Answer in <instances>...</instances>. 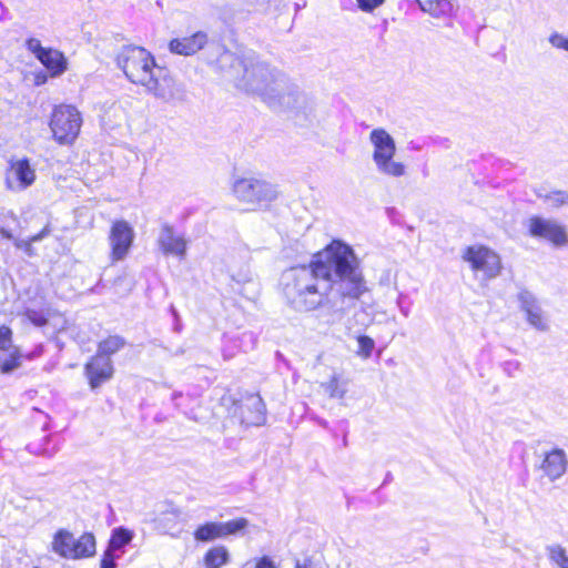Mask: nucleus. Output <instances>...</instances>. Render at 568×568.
Instances as JSON below:
<instances>
[{
    "label": "nucleus",
    "instance_id": "37998d69",
    "mask_svg": "<svg viewBox=\"0 0 568 568\" xmlns=\"http://www.w3.org/2000/svg\"><path fill=\"white\" fill-rule=\"evenodd\" d=\"M255 568H277L275 562L268 556H263L256 560Z\"/></svg>",
    "mask_w": 568,
    "mask_h": 568
},
{
    "label": "nucleus",
    "instance_id": "20e7f679",
    "mask_svg": "<svg viewBox=\"0 0 568 568\" xmlns=\"http://www.w3.org/2000/svg\"><path fill=\"white\" fill-rule=\"evenodd\" d=\"M369 141L374 146L373 161L378 172L393 178L405 175V165L393 160L396 153V144L393 136L385 129H374L369 134Z\"/></svg>",
    "mask_w": 568,
    "mask_h": 568
},
{
    "label": "nucleus",
    "instance_id": "b1692460",
    "mask_svg": "<svg viewBox=\"0 0 568 568\" xmlns=\"http://www.w3.org/2000/svg\"><path fill=\"white\" fill-rule=\"evenodd\" d=\"M230 561V552L225 546L210 548L203 558L204 568H221Z\"/></svg>",
    "mask_w": 568,
    "mask_h": 568
},
{
    "label": "nucleus",
    "instance_id": "423d86ee",
    "mask_svg": "<svg viewBox=\"0 0 568 568\" xmlns=\"http://www.w3.org/2000/svg\"><path fill=\"white\" fill-rule=\"evenodd\" d=\"M82 124L80 112L72 105L61 104L53 109L50 129L59 144H71L77 139Z\"/></svg>",
    "mask_w": 568,
    "mask_h": 568
},
{
    "label": "nucleus",
    "instance_id": "603ef678",
    "mask_svg": "<svg viewBox=\"0 0 568 568\" xmlns=\"http://www.w3.org/2000/svg\"><path fill=\"white\" fill-rule=\"evenodd\" d=\"M41 239H42V234H39V235H37V236H33V237H32V241H33V242H37V241H40Z\"/></svg>",
    "mask_w": 568,
    "mask_h": 568
},
{
    "label": "nucleus",
    "instance_id": "8fccbe9b",
    "mask_svg": "<svg viewBox=\"0 0 568 568\" xmlns=\"http://www.w3.org/2000/svg\"><path fill=\"white\" fill-rule=\"evenodd\" d=\"M392 480H393V475H392V473H389V471H388V473L386 474V476H385V479H384V481H383V485H386V484L390 483Z\"/></svg>",
    "mask_w": 568,
    "mask_h": 568
},
{
    "label": "nucleus",
    "instance_id": "f704fd0d",
    "mask_svg": "<svg viewBox=\"0 0 568 568\" xmlns=\"http://www.w3.org/2000/svg\"><path fill=\"white\" fill-rule=\"evenodd\" d=\"M549 43L559 50L568 52V38L559 32H552L548 39Z\"/></svg>",
    "mask_w": 568,
    "mask_h": 568
},
{
    "label": "nucleus",
    "instance_id": "864d4df0",
    "mask_svg": "<svg viewBox=\"0 0 568 568\" xmlns=\"http://www.w3.org/2000/svg\"><path fill=\"white\" fill-rule=\"evenodd\" d=\"M175 517L179 516L180 511L178 509H174L173 513H172Z\"/></svg>",
    "mask_w": 568,
    "mask_h": 568
},
{
    "label": "nucleus",
    "instance_id": "f8f14e48",
    "mask_svg": "<svg viewBox=\"0 0 568 568\" xmlns=\"http://www.w3.org/2000/svg\"><path fill=\"white\" fill-rule=\"evenodd\" d=\"M156 243L165 256L172 255L180 260L186 257L187 241L184 234L176 232L174 226L169 223L162 224Z\"/></svg>",
    "mask_w": 568,
    "mask_h": 568
},
{
    "label": "nucleus",
    "instance_id": "393cba45",
    "mask_svg": "<svg viewBox=\"0 0 568 568\" xmlns=\"http://www.w3.org/2000/svg\"><path fill=\"white\" fill-rule=\"evenodd\" d=\"M126 345V341L120 335H111L98 344L97 355L110 357Z\"/></svg>",
    "mask_w": 568,
    "mask_h": 568
},
{
    "label": "nucleus",
    "instance_id": "09e8293b",
    "mask_svg": "<svg viewBox=\"0 0 568 568\" xmlns=\"http://www.w3.org/2000/svg\"><path fill=\"white\" fill-rule=\"evenodd\" d=\"M223 355H224V357H225V358H231V357H233V356H234V353H233V352H231V351H229L227 346H226V345H224V348H223Z\"/></svg>",
    "mask_w": 568,
    "mask_h": 568
},
{
    "label": "nucleus",
    "instance_id": "4c0bfd02",
    "mask_svg": "<svg viewBox=\"0 0 568 568\" xmlns=\"http://www.w3.org/2000/svg\"><path fill=\"white\" fill-rule=\"evenodd\" d=\"M119 557L120 555H116L115 551L106 548L101 559V568H115V561Z\"/></svg>",
    "mask_w": 568,
    "mask_h": 568
},
{
    "label": "nucleus",
    "instance_id": "39448f33",
    "mask_svg": "<svg viewBox=\"0 0 568 568\" xmlns=\"http://www.w3.org/2000/svg\"><path fill=\"white\" fill-rule=\"evenodd\" d=\"M232 191L239 201L258 209L267 207L278 196L274 184L254 176L236 179Z\"/></svg>",
    "mask_w": 568,
    "mask_h": 568
},
{
    "label": "nucleus",
    "instance_id": "a19ab883",
    "mask_svg": "<svg viewBox=\"0 0 568 568\" xmlns=\"http://www.w3.org/2000/svg\"><path fill=\"white\" fill-rule=\"evenodd\" d=\"M397 306H398L400 313L405 317L409 316L410 307H412V301L409 300V297L406 294L399 293V295L397 297Z\"/></svg>",
    "mask_w": 568,
    "mask_h": 568
},
{
    "label": "nucleus",
    "instance_id": "ddd939ff",
    "mask_svg": "<svg viewBox=\"0 0 568 568\" xmlns=\"http://www.w3.org/2000/svg\"><path fill=\"white\" fill-rule=\"evenodd\" d=\"M36 171L27 158L9 161L6 172V185L11 191H22L33 184Z\"/></svg>",
    "mask_w": 568,
    "mask_h": 568
},
{
    "label": "nucleus",
    "instance_id": "0eeeda50",
    "mask_svg": "<svg viewBox=\"0 0 568 568\" xmlns=\"http://www.w3.org/2000/svg\"><path fill=\"white\" fill-rule=\"evenodd\" d=\"M154 72V77L146 85L148 92L172 105L183 104L189 101L185 85L174 80L165 68Z\"/></svg>",
    "mask_w": 568,
    "mask_h": 568
},
{
    "label": "nucleus",
    "instance_id": "c9c22d12",
    "mask_svg": "<svg viewBox=\"0 0 568 568\" xmlns=\"http://www.w3.org/2000/svg\"><path fill=\"white\" fill-rule=\"evenodd\" d=\"M26 47L37 59H39V57L43 55L44 52L49 49V48L42 47L41 41L36 38L28 39L26 41Z\"/></svg>",
    "mask_w": 568,
    "mask_h": 568
},
{
    "label": "nucleus",
    "instance_id": "cd10ccee",
    "mask_svg": "<svg viewBox=\"0 0 568 568\" xmlns=\"http://www.w3.org/2000/svg\"><path fill=\"white\" fill-rule=\"evenodd\" d=\"M546 551L552 564H556L559 568H568V556L566 549L561 545H548L546 547Z\"/></svg>",
    "mask_w": 568,
    "mask_h": 568
},
{
    "label": "nucleus",
    "instance_id": "2f4dec72",
    "mask_svg": "<svg viewBox=\"0 0 568 568\" xmlns=\"http://www.w3.org/2000/svg\"><path fill=\"white\" fill-rule=\"evenodd\" d=\"M49 440H50L49 436H44L43 444L40 445V444L31 443L27 446V449L34 455H40V456L51 458L57 453L58 449L55 447L49 448L47 446Z\"/></svg>",
    "mask_w": 568,
    "mask_h": 568
},
{
    "label": "nucleus",
    "instance_id": "ea45409f",
    "mask_svg": "<svg viewBox=\"0 0 568 568\" xmlns=\"http://www.w3.org/2000/svg\"><path fill=\"white\" fill-rule=\"evenodd\" d=\"M26 316L32 324L39 327L44 326L48 322L47 317L41 312L34 310H28Z\"/></svg>",
    "mask_w": 568,
    "mask_h": 568
},
{
    "label": "nucleus",
    "instance_id": "a878e982",
    "mask_svg": "<svg viewBox=\"0 0 568 568\" xmlns=\"http://www.w3.org/2000/svg\"><path fill=\"white\" fill-rule=\"evenodd\" d=\"M133 537V531L124 527L114 528L108 548L113 551H122V549L132 541Z\"/></svg>",
    "mask_w": 568,
    "mask_h": 568
},
{
    "label": "nucleus",
    "instance_id": "4468645a",
    "mask_svg": "<svg viewBox=\"0 0 568 568\" xmlns=\"http://www.w3.org/2000/svg\"><path fill=\"white\" fill-rule=\"evenodd\" d=\"M241 423L245 426H262L266 420V407L258 394H247L239 406Z\"/></svg>",
    "mask_w": 568,
    "mask_h": 568
},
{
    "label": "nucleus",
    "instance_id": "3c124183",
    "mask_svg": "<svg viewBox=\"0 0 568 568\" xmlns=\"http://www.w3.org/2000/svg\"><path fill=\"white\" fill-rule=\"evenodd\" d=\"M102 286V280H100L97 285L91 290L92 292L94 293H99L100 292V287Z\"/></svg>",
    "mask_w": 568,
    "mask_h": 568
},
{
    "label": "nucleus",
    "instance_id": "9b49d317",
    "mask_svg": "<svg viewBox=\"0 0 568 568\" xmlns=\"http://www.w3.org/2000/svg\"><path fill=\"white\" fill-rule=\"evenodd\" d=\"M135 233L133 227L124 220L113 222L109 234L112 262L122 261L129 254Z\"/></svg>",
    "mask_w": 568,
    "mask_h": 568
},
{
    "label": "nucleus",
    "instance_id": "6e6552de",
    "mask_svg": "<svg viewBox=\"0 0 568 568\" xmlns=\"http://www.w3.org/2000/svg\"><path fill=\"white\" fill-rule=\"evenodd\" d=\"M528 235L554 247L568 246V232L565 225L555 219L532 215L526 221Z\"/></svg>",
    "mask_w": 568,
    "mask_h": 568
},
{
    "label": "nucleus",
    "instance_id": "dca6fc26",
    "mask_svg": "<svg viewBox=\"0 0 568 568\" xmlns=\"http://www.w3.org/2000/svg\"><path fill=\"white\" fill-rule=\"evenodd\" d=\"M520 310L526 314L527 322L537 331L549 329L547 318L544 315L537 297L528 290L521 288L517 295Z\"/></svg>",
    "mask_w": 568,
    "mask_h": 568
},
{
    "label": "nucleus",
    "instance_id": "a18cd8bd",
    "mask_svg": "<svg viewBox=\"0 0 568 568\" xmlns=\"http://www.w3.org/2000/svg\"><path fill=\"white\" fill-rule=\"evenodd\" d=\"M429 141H430V143H433L435 145H439L445 149L450 148V141L447 138L436 136V138H430Z\"/></svg>",
    "mask_w": 568,
    "mask_h": 568
},
{
    "label": "nucleus",
    "instance_id": "c756f323",
    "mask_svg": "<svg viewBox=\"0 0 568 568\" xmlns=\"http://www.w3.org/2000/svg\"><path fill=\"white\" fill-rule=\"evenodd\" d=\"M331 434L334 438L341 437L343 448L348 447L349 423L346 418L336 420L331 429Z\"/></svg>",
    "mask_w": 568,
    "mask_h": 568
},
{
    "label": "nucleus",
    "instance_id": "4be33fe9",
    "mask_svg": "<svg viewBox=\"0 0 568 568\" xmlns=\"http://www.w3.org/2000/svg\"><path fill=\"white\" fill-rule=\"evenodd\" d=\"M72 542L73 534L71 531L64 528L58 529L53 535L51 550L62 558L70 559Z\"/></svg>",
    "mask_w": 568,
    "mask_h": 568
},
{
    "label": "nucleus",
    "instance_id": "f257e3e1",
    "mask_svg": "<svg viewBox=\"0 0 568 568\" xmlns=\"http://www.w3.org/2000/svg\"><path fill=\"white\" fill-rule=\"evenodd\" d=\"M280 288L290 308L298 313L320 311L328 325L342 322L368 291L361 261L341 241H333L308 264L285 270Z\"/></svg>",
    "mask_w": 568,
    "mask_h": 568
},
{
    "label": "nucleus",
    "instance_id": "a211bd4d",
    "mask_svg": "<svg viewBox=\"0 0 568 568\" xmlns=\"http://www.w3.org/2000/svg\"><path fill=\"white\" fill-rule=\"evenodd\" d=\"M207 42V34L197 31L190 37L173 39L169 43L170 51L181 55H192L204 48Z\"/></svg>",
    "mask_w": 568,
    "mask_h": 568
},
{
    "label": "nucleus",
    "instance_id": "e433bc0d",
    "mask_svg": "<svg viewBox=\"0 0 568 568\" xmlns=\"http://www.w3.org/2000/svg\"><path fill=\"white\" fill-rule=\"evenodd\" d=\"M12 343V331L6 325L0 326V351H9Z\"/></svg>",
    "mask_w": 568,
    "mask_h": 568
},
{
    "label": "nucleus",
    "instance_id": "473e14b6",
    "mask_svg": "<svg viewBox=\"0 0 568 568\" xmlns=\"http://www.w3.org/2000/svg\"><path fill=\"white\" fill-rule=\"evenodd\" d=\"M357 343H358L357 354L364 358L371 357L372 353L375 348L374 339L366 335H359L357 337Z\"/></svg>",
    "mask_w": 568,
    "mask_h": 568
},
{
    "label": "nucleus",
    "instance_id": "5701e85b",
    "mask_svg": "<svg viewBox=\"0 0 568 568\" xmlns=\"http://www.w3.org/2000/svg\"><path fill=\"white\" fill-rule=\"evenodd\" d=\"M422 11L434 18L447 17L453 11L450 0H416Z\"/></svg>",
    "mask_w": 568,
    "mask_h": 568
},
{
    "label": "nucleus",
    "instance_id": "c85d7f7f",
    "mask_svg": "<svg viewBox=\"0 0 568 568\" xmlns=\"http://www.w3.org/2000/svg\"><path fill=\"white\" fill-rule=\"evenodd\" d=\"M537 196L555 209L568 204V193L566 191L557 190L546 194L538 193Z\"/></svg>",
    "mask_w": 568,
    "mask_h": 568
},
{
    "label": "nucleus",
    "instance_id": "c03bdc74",
    "mask_svg": "<svg viewBox=\"0 0 568 568\" xmlns=\"http://www.w3.org/2000/svg\"><path fill=\"white\" fill-rule=\"evenodd\" d=\"M295 568H318L315 560L312 558H305L303 561L296 560Z\"/></svg>",
    "mask_w": 568,
    "mask_h": 568
},
{
    "label": "nucleus",
    "instance_id": "72a5a7b5",
    "mask_svg": "<svg viewBox=\"0 0 568 568\" xmlns=\"http://www.w3.org/2000/svg\"><path fill=\"white\" fill-rule=\"evenodd\" d=\"M172 402L174 403V406L178 409H181L190 419H195V415L192 410L183 409L184 406H186L187 403L193 402V399L190 396H185L182 393L174 392L171 396Z\"/></svg>",
    "mask_w": 568,
    "mask_h": 568
},
{
    "label": "nucleus",
    "instance_id": "49530a36",
    "mask_svg": "<svg viewBox=\"0 0 568 568\" xmlns=\"http://www.w3.org/2000/svg\"><path fill=\"white\" fill-rule=\"evenodd\" d=\"M427 143L424 141V142H420V141H415V140H412L407 143V149L409 151H420Z\"/></svg>",
    "mask_w": 568,
    "mask_h": 568
},
{
    "label": "nucleus",
    "instance_id": "58836bf2",
    "mask_svg": "<svg viewBox=\"0 0 568 568\" xmlns=\"http://www.w3.org/2000/svg\"><path fill=\"white\" fill-rule=\"evenodd\" d=\"M501 367H503V372L508 376V377H515L516 374L520 371L521 368V364L520 362L516 361V359H511V361H506L501 364Z\"/></svg>",
    "mask_w": 568,
    "mask_h": 568
},
{
    "label": "nucleus",
    "instance_id": "1a4fd4ad",
    "mask_svg": "<svg viewBox=\"0 0 568 568\" xmlns=\"http://www.w3.org/2000/svg\"><path fill=\"white\" fill-rule=\"evenodd\" d=\"M463 258L470 264L474 271L483 272L486 280L494 278L500 273L499 255L486 246L466 247Z\"/></svg>",
    "mask_w": 568,
    "mask_h": 568
},
{
    "label": "nucleus",
    "instance_id": "6ab92c4d",
    "mask_svg": "<svg viewBox=\"0 0 568 568\" xmlns=\"http://www.w3.org/2000/svg\"><path fill=\"white\" fill-rule=\"evenodd\" d=\"M70 548V559L77 560L92 557L97 551L95 537L92 532H83L78 539L73 537Z\"/></svg>",
    "mask_w": 568,
    "mask_h": 568
},
{
    "label": "nucleus",
    "instance_id": "79ce46f5",
    "mask_svg": "<svg viewBox=\"0 0 568 568\" xmlns=\"http://www.w3.org/2000/svg\"><path fill=\"white\" fill-rule=\"evenodd\" d=\"M383 2H384V0H357L358 8L365 12L373 11L375 8L379 7Z\"/></svg>",
    "mask_w": 568,
    "mask_h": 568
},
{
    "label": "nucleus",
    "instance_id": "412c9836",
    "mask_svg": "<svg viewBox=\"0 0 568 568\" xmlns=\"http://www.w3.org/2000/svg\"><path fill=\"white\" fill-rule=\"evenodd\" d=\"M42 354V346L37 347L36 351H33L30 354L23 355L19 352V349L14 348L10 352L8 357L0 358V372L1 374L8 375L11 374L13 371L19 368L22 364V359H33L34 357H38Z\"/></svg>",
    "mask_w": 568,
    "mask_h": 568
},
{
    "label": "nucleus",
    "instance_id": "5fc2aeb1",
    "mask_svg": "<svg viewBox=\"0 0 568 568\" xmlns=\"http://www.w3.org/2000/svg\"><path fill=\"white\" fill-rule=\"evenodd\" d=\"M155 420L160 422L161 420V416H156Z\"/></svg>",
    "mask_w": 568,
    "mask_h": 568
},
{
    "label": "nucleus",
    "instance_id": "7ed1b4c3",
    "mask_svg": "<svg viewBox=\"0 0 568 568\" xmlns=\"http://www.w3.org/2000/svg\"><path fill=\"white\" fill-rule=\"evenodd\" d=\"M116 65L132 83L145 88L154 77V71L162 68L156 65L149 51L136 45L123 47L116 55Z\"/></svg>",
    "mask_w": 568,
    "mask_h": 568
},
{
    "label": "nucleus",
    "instance_id": "2eb2a0df",
    "mask_svg": "<svg viewBox=\"0 0 568 568\" xmlns=\"http://www.w3.org/2000/svg\"><path fill=\"white\" fill-rule=\"evenodd\" d=\"M114 367L112 359L106 356L94 355L84 365V375L89 381L91 389L101 387L113 376Z\"/></svg>",
    "mask_w": 568,
    "mask_h": 568
},
{
    "label": "nucleus",
    "instance_id": "7c9ffc66",
    "mask_svg": "<svg viewBox=\"0 0 568 568\" xmlns=\"http://www.w3.org/2000/svg\"><path fill=\"white\" fill-rule=\"evenodd\" d=\"M229 342L234 344V346L239 347L243 352H247L248 349H253L255 347L256 336L253 332H244L239 338H230Z\"/></svg>",
    "mask_w": 568,
    "mask_h": 568
},
{
    "label": "nucleus",
    "instance_id": "f3484780",
    "mask_svg": "<svg viewBox=\"0 0 568 568\" xmlns=\"http://www.w3.org/2000/svg\"><path fill=\"white\" fill-rule=\"evenodd\" d=\"M567 468L568 457L564 449L556 447L545 453L540 469L550 481L561 478L566 474Z\"/></svg>",
    "mask_w": 568,
    "mask_h": 568
},
{
    "label": "nucleus",
    "instance_id": "9d476101",
    "mask_svg": "<svg viewBox=\"0 0 568 568\" xmlns=\"http://www.w3.org/2000/svg\"><path fill=\"white\" fill-rule=\"evenodd\" d=\"M248 525L246 518H236L230 521H209L200 525L193 536L196 541L210 542L215 539L226 538L243 531Z\"/></svg>",
    "mask_w": 568,
    "mask_h": 568
},
{
    "label": "nucleus",
    "instance_id": "de8ad7c7",
    "mask_svg": "<svg viewBox=\"0 0 568 568\" xmlns=\"http://www.w3.org/2000/svg\"><path fill=\"white\" fill-rule=\"evenodd\" d=\"M315 420H316L318 426H321V427H323V428H325V429H327L329 432L333 428V427L329 426L328 422L326 419H324V418L316 417Z\"/></svg>",
    "mask_w": 568,
    "mask_h": 568
},
{
    "label": "nucleus",
    "instance_id": "f03ea898",
    "mask_svg": "<svg viewBox=\"0 0 568 568\" xmlns=\"http://www.w3.org/2000/svg\"><path fill=\"white\" fill-rule=\"evenodd\" d=\"M236 73V87L256 94L274 111L290 112L307 119L313 113V101L282 71L260 61L254 53L229 55Z\"/></svg>",
    "mask_w": 568,
    "mask_h": 568
},
{
    "label": "nucleus",
    "instance_id": "bb28decb",
    "mask_svg": "<svg viewBox=\"0 0 568 568\" xmlns=\"http://www.w3.org/2000/svg\"><path fill=\"white\" fill-rule=\"evenodd\" d=\"M325 392L331 398H343L347 393V382L342 381L337 375H333L328 382L323 384Z\"/></svg>",
    "mask_w": 568,
    "mask_h": 568
},
{
    "label": "nucleus",
    "instance_id": "aec40b11",
    "mask_svg": "<svg viewBox=\"0 0 568 568\" xmlns=\"http://www.w3.org/2000/svg\"><path fill=\"white\" fill-rule=\"evenodd\" d=\"M52 77H59L65 72L68 68V61L64 54L57 50L49 48L43 55L38 59Z\"/></svg>",
    "mask_w": 568,
    "mask_h": 568
}]
</instances>
